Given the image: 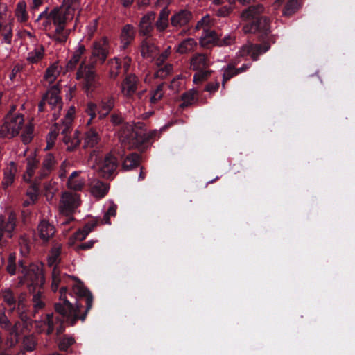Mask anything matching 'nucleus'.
<instances>
[{"instance_id":"c85d7f7f","label":"nucleus","mask_w":355,"mask_h":355,"mask_svg":"<svg viewBox=\"0 0 355 355\" xmlns=\"http://www.w3.org/2000/svg\"><path fill=\"white\" fill-rule=\"evenodd\" d=\"M135 31L130 24H126L122 29L121 33V47L125 49L134 40Z\"/></svg>"},{"instance_id":"3c124183","label":"nucleus","mask_w":355,"mask_h":355,"mask_svg":"<svg viewBox=\"0 0 355 355\" xmlns=\"http://www.w3.org/2000/svg\"><path fill=\"white\" fill-rule=\"evenodd\" d=\"M94 225H86L84 228L81 230L78 231L75 235L74 237L76 240L78 241H83L84 240L86 236L88 235V234L94 228Z\"/></svg>"},{"instance_id":"a878e982","label":"nucleus","mask_w":355,"mask_h":355,"mask_svg":"<svg viewBox=\"0 0 355 355\" xmlns=\"http://www.w3.org/2000/svg\"><path fill=\"white\" fill-rule=\"evenodd\" d=\"M210 65V61L205 54H196L193 55L190 62V67L192 69L205 70Z\"/></svg>"},{"instance_id":"c03bdc74","label":"nucleus","mask_w":355,"mask_h":355,"mask_svg":"<svg viewBox=\"0 0 355 355\" xmlns=\"http://www.w3.org/2000/svg\"><path fill=\"white\" fill-rule=\"evenodd\" d=\"M57 191L58 188L55 182H47L44 184V196L48 201L53 198Z\"/></svg>"},{"instance_id":"4c0bfd02","label":"nucleus","mask_w":355,"mask_h":355,"mask_svg":"<svg viewBox=\"0 0 355 355\" xmlns=\"http://www.w3.org/2000/svg\"><path fill=\"white\" fill-rule=\"evenodd\" d=\"M61 245L59 244H55L49 257H48V265L50 267H58V264L60 261V255Z\"/></svg>"},{"instance_id":"5fc2aeb1","label":"nucleus","mask_w":355,"mask_h":355,"mask_svg":"<svg viewBox=\"0 0 355 355\" xmlns=\"http://www.w3.org/2000/svg\"><path fill=\"white\" fill-rule=\"evenodd\" d=\"M97 106L96 104L90 102L87 105L86 113L90 116L89 119L87 122V125H90L92 120L96 116Z\"/></svg>"},{"instance_id":"7c9ffc66","label":"nucleus","mask_w":355,"mask_h":355,"mask_svg":"<svg viewBox=\"0 0 355 355\" xmlns=\"http://www.w3.org/2000/svg\"><path fill=\"white\" fill-rule=\"evenodd\" d=\"M44 47L43 45L39 44L30 51L27 55V60L31 63H37L40 61L44 55Z\"/></svg>"},{"instance_id":"f704fd0d","label":"nucleus","mask_w":355,"mask_h":355,"mask_svg":"<svg viewBox=\"0 0 355 355\" xmlns=\"http://www.w3.org/2000/svg\"><path fill=\"white\" fill-rule=\"evenodd\" d=\"M21 135V139L24 144H28L31 142L34 137V127L31 123H24Z\"/></svg>"},{"instance_id":"b1692460","label":"nucleus","mask_w":355,"mask_h":355,"mask_svg":"<svg viewBox=\"0 0 355 355\" xmlns=\"http://www.w3.org/2000/svg\"><path fill=\"white\" fill-rule=\"evenodd\" d=\"M0 297L4 304L10 307V312H13L17 305V299L14 291L10 288H3L0 291Z\"/></svg>"},{"instance_id":"58836bf2","label":"nucleus","mask_w":355,"mask_h":355,"mask_svg":"<svg viewBox=\"0 0 355 355\" xmlns=\"http://www.w3.org/2000/svg\"><path fill=\"white\" fill-rule=\"evenodd\" d=\"M99 140V135L96 132V130L93 129H90L87 131L85 134L84 137V147H94L96 145Z\"/></svg>"},{"instance_id":"412c9836","label":"nucleus","mask_w":355,"mask_h":355,"mask_svg":"<svg viewBox=\"0 0 355 355\" xmlns=\"http://www.w3.org/2000/svg\"><path fill=\"white\" fill-rule=\"evenodd\" d=\"M26 170L23 175V180L26 182H29L39 164V159L37 158L35 152H33L28 155L26 159Z\"/></svg>"},{"instance_id":"79ce46f5","label":"nucleus","mask_w":355,"mask_h":355,"mask_svg":"<svg viewBox=\"0 0 355 355\" xmlns=\"http://www.w3.org/2000/svg\"><path fill=\"white\" fill-rule=\"evenodd\" d=\"M15 16L20 22L27 21L28 16L26 12V3L24 1H20L17 3L15 10Z\"/></svg>"},{"instance_id":"774afa93","label":"nucleus","mask_w":355,"mask_h":355,"mask_svg":"<svg viewBox=\"0 0 355 355\" xmlns=\"http://www.w3.org/2000/svg\"><path fill=\"white\" fill-rule=\"evenodd\" d=\"M183 84V80L182 79H180L179 78H175L173 80L170 85V88L173 90L174 92H178L180 87Z\"/></svg>"},{"instance_id":"69168bd1","label":"nucleus","mask_w":355,"mask_h":355,"mask_svg":"<svg viewBox=\"0 0 355 355\" xmlns=\"http://www.w3.org/2000/svg\"><path fill=\"white\" fill-rule=\"evenodd\" d=\"M74 343V339L71 337L64 338L59 344V347L62 350H66Z\"/></svg>"},{"instance_id":"09e8293b","label":"nucleus","mask_w":355,"mask_h":355,"mask_svg":"<svg viewBox=\"0 0 355 355\" xmlns=\"http://www.w3.org/2000/svg\"><path fill=\"white\" fill-rule=\"evenodd\" d=\"M116 209L117 206L113 203L112 202H110L109 203V207L105 212L103 218V223L105 224L110 225L111 222L110 220V216H115L116 214Z\"/></svg>"},{"instance_id":"bb28decb","label":"nucleus","mask_w":355,"mask_h":355,"mask_svg":"<svg viewBox=\"0 0 355 355\" xmlns=\"http://www.w3.org/2000/svg\"><path fill=\"white\" fill-rule=\"evenodd\" d=\"M218 37L216 33L213 30L205 29L200 36V43L203 47H208L211 45L217 46Z\"/></svg>"},{"instance_id":"a19ab883","label":"nucleus","mask_w":355,"mask_h":355,"mask_svg":"<svg viewBox=\"0 0 355 355\" xmlns=\"http://www.w3.org/2000/svg\"><path fill=\"white\" fill-rule=\"evenodd\" d=\"M139 163V156L136 153L128 155L123 160L122 166L125 171H129L137 166Z\"/></svg>"},{"instance_id":"39448f33","label":"nucleus","mask_w":355,"mask_h":355,"mask_svg":"<svg viewBox=\"0 0 355 355\" xmlns=\"http://www.w3.org/2000/svg\"><path fill=\"white\" fill-rule=\"evenodd\" d=\"M76 78L83 85L87 96H92L99 86L95 71L91 65L82 64L76 73Z\"/></svg>"},{"instance_id":"f257e3e1","label":"nucleus","mask_w":355,"mask_h":355,"mask_svg":"<svg viewBox=\"0 0 355 355\" xmlns=\"http://www.w3.org/2000/svg\"><path fill=\"white\" fill-rule=\"evenodd\" d=\"M81 0H63L62 4L49 10L46 8L35 19V22L42 21L43 28L49 31L48 36L56 43L67 42L70 29L67 25L74 17L76 12L80 10Z\"/></svg>"},{"instance_id":"4be33fe9","label":"nucleus","mask_w":355,"mask_h":355,"mask_svg":"<svg viewBox=\"0 0 355 355\" xmlns=\"http://www.w3.org/2000/svg\"><path fill=\"white\" fill-rule=\"evenodd\" d=\"M55 227L47 220H42L37 226V233L43 241H47L55 234Z\"/></svg>"},{"instance_id":"a211bd4d","label":"nucleus","mask_w":355,"mask_h":355,"mask_svg":"<svg viewBox=\"0 0 355 355\" xmlns=\"http://www.w3.org/2000/svg\"><path fill=\"white\" fill-rule=\"evenodd\" d=\"M138 78L134 74L128 75L121 84V92L127 96H132L137 89Z\"/></svg>"},{"instance_id":"4d7b16f0","label":"nucleus","mask_w":355,"mask_h":355,"mask_svg":"<svg viewBox=\"0 0 355 355\" xmlns=\"http://www.w3.org/2000/svg\"><path fill=\"white\" fill-rule=\"evenodd\" d=\"M198 71L193 76V83L199 84L203 82L209 76L210 72L205 70H198Z\"/></svg>"},{"instance_id":"c9c22d12","label":"nucleus","mask_w":355,"mask_h":355,"mask_svg":"<svg viewBox=\"0 0 355 355\" xmlns=\"http://www.w3.org/2000/svg\"><path fill=\"white\" fill-rule=\"evenodd\" d=\"M169 10L167 8H163L159 15V18L155 23L156 28L158 31H164L168 24Z\"/></svg>"},{"instance_id":"423d86ee","label":"nucleus","mask_w":355,"mask_h":355,"mask_svg":"<svg viewBox=\"0 0 355 355\" xmlns=\"http://www.w3.org/2000/svg\"><path fill=\"white\" fill-rule=\"evenodd\" d=\"M59 94V88L57 86L52 87L46 93L39 105L40 112L44 110V106L48 105L53 112L52 114L55 120L59 117L62 108V101Z\"/></svg>"},{"instance_id":"052dcab7","label":"nucleus","mask_w":355,"mask_h":355,"mask_svg":"<svg viewBox=\"0 0 355 355\" xmlns=\"http://www.w3.org/2000/svg\"><path fill=\"white\" fill-rule=\"evenodd\" d=\"M5 307L3 311L0 313V326L1 328L8 329L10 331V322L5 313Z\"/></svg>"},{"instance_id":"680f3d73","label":"nucleus","mask_w":355,"mask_h":355,"mask_svg":"<svg viewBox=\"0 0 355 355\" xmlns=\"http://www.w3.org/2000/svg\"><path fill=\"white\" fill-rule=\"evenodd\" d=\"M36 342L31 336L26 337L24 340V347L27 351H33L35 347Z\"/></svg>"},{"instance_id":"aec40b11","label":"nucleus","mask_w":355,"mask_h":355,"mask_svg":"<svg viewBox=\"0 0 355 355\" xmlns=\"http://www.w3.org/2000/svg\"><path fill=\"white\" fill-rule=\"evenodd\" d=\"M62 134L64 135L63 142L67 146L68 150H73L80 143V139L78 132H69V129L67 125L64 129L62 131Z\"/></svg>"},{"instance_id":"c756f323","label":"nucleus","mask_w":355,"mask_h":355,"mask_svg":"<svg viewBox=\"0 0 355 355\" xmlns=\"http://www.w3.org/2000/svg\"><path fill=\"white\" fill-rule=\"evenodd\" d=\"M23 324L20 322H17L10 329V338H8L6 341V345L9 347H14L18 342V336L23 331L22 328Z\"/></svg>"},{"instance_id":"72a5a7b5","label":"nucleus","mask_w":355,"mask_h":355,"mask_svg":"<svg viewBox=\"0 0 355 355\" xmlns=\"http://www.w3.org/2000/svg\"><path fill=\"white\" fill-rule=\"evenodd\" d=\"M38 191V185L35 183L33 184L26 193L28 199L24 201L23 205L24 207H28L31 205L35 204L37 200Z\"/></svg>"},{"instance_id":"9d476101","label":"nucleus","mask_w":355,"mask_h":355,"mask_svg":"<svg viewBox=\"0 0 355 355\" xmlns=\"http://www.w3.org/2000/svg\"><path fill=\"white\" fill-rule=\"evenodd\" d=\"M17 216L11 211L7 218H0V246H3L7 239L12 237L16 226Z\"/></svg>"},{"instance_id":"0eeeda50","label":"nucleus","mask_w":355,"mask_h":355,"mask_svg":"<svg viewBox=\"0 0 355 355\" xmlns=\"http://www.w3.org/2000/svg\"><path fill=\"white\" fill-rule=\"evenodd\" d=\"M80 196L76 193L64 191L62 193L59 202V213L62 216L71 217V214L80 205Z\"/></svg>"},{"instance_id":"2f4dec72","label":"nucleus","mask_w":355,"mask_h":355,"mask_svg":"<svg viewBox=\"0 0 355 355\" xmlns=\"http://www.w3.org/2000/svg\"><path fill=\"white\" fill-rule=\"evenodd\" d=\"M60 73V68L58 63H53L49 67L44 75V80L49 84H52L55 82Z\"/></svg>"},{"instance_id":"603ef678","label":"nucleus","mask_w":355,"mask_h":355,"mask_svg":"<svg viewBox=\"0 0 355 355\" xmlns=\"http://www.w3.org/2000/svg\"><path fill=\"white\" fill-rule=\"evenodd\" d=\"M163 86V84L159 85L156 89L151 92V103H156L159 100H160L162 98V96H164Z\"/></svg>"},{"instance_id":"6e6552de","label":"nucleus","mask_w":355,"mask_h":355,"mask_svg":"<svg viewBox=\"0 0 355 355\" xmlns=\"http://www.w3.org/2000/svg\"><path fill=\"white\" fill-rule=\"evenodd\" d=\"M98 175L103 178H112L117 168V162L114 156L107 154L99 158L94 166Z\"/></svg>"},{"instance_id":"49530a36","label":"nucleus","mask_w":355,"mask_h":355,"mask_svg":"<svg viewBox=\"0 0 355 355\" xmlns=\"http://www.w3.org/2000/svg\"><path fill=\"white\" fill-rule=\"evenodd\" d=\"M300 6V0H289L286 5L283 14L291 15L294 13Z\"/></svg>"},{"instance_id":"de8ad7c7","label":"nucleus","mask_w":355,"mask_h":355,"mask_svg":"<svg viewBox=\"0 0 355 355\" xmlns=\"http://www.w3.org/2000/svg\"><path fill=\"white\" fill-rule=\"evenodd\" d=\"M223 73V87L225 86V82L232 78L233 76L237 75L236 72V68L234 67V64H230L226 68H224Z\"/></svg>"},{"instance_id":"bf43d9fd","label":"nucleus","mask_w":355,"mask_h":355,"mask_svg":"<svg viewBox=\"0 0 355 355\" xmlns=\"http://www.w3.org/2000/svg\"><path fill=\"white\" fill-rule=\"evenodd\" d=\"M172 70H173V66L170 64H167L164 65L163 67L160 68L157 71L155 76L157 77H160L162 78H164L172 72Z\"/></svg>"},{"instance_id":"864d4df0","label":"nucleus","mask_w":355,"mask_h":355,"mask_svg":"<svg viewBox=\"0 0 355 355\" xmlns=\"http://www.w3.org/2000/svg\"><path fill=\"white\" fill-rule=\"evenodd\" d=\"M17 299V305L16 308L19 312L25 311V309L26 307V294L24 293H21L16 297Z\"/></svg>"},{"instance_id":"473e14b6","label":"nucleus","mask_w":355,"mask_h":355,"mask_svg":"<svg viewBox=\"0 0 355 355\" xmlns=\"http://www.w3.org/2000/svg\"><path fill=\"white\" fill-rule=\"evenodd\" d=\"M114 106V98L113 96L107 97L101 101V111L98 112L99 119L105 117Z\"/></svg>"},{"instance_id":"2eb2a0df","label":"nucleus","mask_w":355,"mask_h":355,"mask_svg":"<svg viewBox=\"0 0 355 355\" xmlns=\"http://www.w3.org/2000/svg\"><path fill=\"white\" fill-rule=\"evenodd\" d=\"M108 54V43L106 37L101 38L94 42L93 45L92 55L96 58L101 63L104 62Z\"/></svg>"},{"instance_id":"6ab92c4d","label":"nucleus","mask_w":355,"mask_h":355,"mask_svg":"<svg viewBox=\"0 0 355 355\" xmlns=\"http://www.w3.org/2000/svg\"><path fill=\"white\" fill-rule=\"evenodd\" d=\"M73 276L62 274L58 267H54L51 272V289L53 292L57 291L59 285L61 284H69Z\"/></svg>"},{"instance_id":"e433bc0d","label":"nucleus","mask_w":355,"mask_h":355,"mask_svg":"<svg viewBox=\"0 0 355 355\" xmlns=\"http://www.w3.org/2000/svg\"><path fill=\"white\" fill-rule=\"evenodd\" d=\"M55 158L52 154H48L44 157L40 171V177H45L53 169L55 165Z\"/></svg>"},{"instance_id":"a18cd8bd","label":"nucleus","mask_w":355,"mask_h":355,"mask_svg":"<svg viewBox=\"0 0 355 355\" xmlns=\"http://www.w3.org/2000/svg\"><path fill=\"white\" fill-rule=\"evenodd\" d=\"M197 94V91L194 89H191L187 92H185L182 97L183 101L182 103L180 105L181 107H187L191 105L195 100V96Z\"/></svg>"},{"instance_id":"8fccbe9b","label":"nucleus","mask_w":355,"mask_h":355,"mask_svg":"<svg viewBox=\"0 0 355 355\" xmlns=\"http://www.w3.org/2000/svg\"><path fill=\"white\" fill-rule=\"evenodd\" d=\"M33 308L35 311L42 309L44 306L42 293L39 291L33 296Z\"/></svg>"},{"instance_id":"37998d69","label":"nucleus","mask_w":355,"mask_h":355,"mask_svg":"<svg viewBox=\"0 0 355 355\" xmlns=\"http://www.w3.org/2000/svg\"><path fill=\"white\" fill-rule=\"evenodd\" d=\"M109 64L110 67V77L111 78H116L119 73V69L121 67V62L120 61V58L115 57L109 62Z\"/></svg>"},{"instance_id":"ddd939ff","label":"nucleus","mask_w":355,"mask_h":355,"mask_svg":"<svg viewBox=\"0 0 355 355\" xmlns=\"http://www.w3.org/2000/svg\"><path fill=\"white\" fill-rule=\"evenodd\" d=\"M264 11L262 5H257L248 8L241 14V18L244 21L260 22L263 19L260 17V15Z\"/></svg>"},{"instance_id":"f3484780","label":"nucleus","mask_w":355,"mask_h":355,"mask_svg":"<svg viewBox=\"0 0 355 355\" xmlns=\"http://www.w3.org/2000/svg\"><path fill=\"white\" fill-rule=\"evenodd\" d=\"M17 173V165L12 161L3 170V178L1 182V186L3 189H8L13 184Z\"/></svg>"},{"instance_id":"13d9d810","label":"nucleus","mask_w":355,"mask_h":355,"mask_svg":"<svg viewBox=\"0 0 355 355\" xmlns=\"http://www.w3.org/2000/svg\"><path fill=\"white\" fill-rule=\"evenodd\" d=\"M236 40V37L231 34H227L224 36V37L222 40H220L218 38V42L217 43V46H228L232 44Z\"/></svg>"},{"instance_id":"1a4fd4ad","label":"nucleus","mask_w":355,"mask_h":355,"mask_svg":"<svg viewBox=\"0 0 355 355\" xmlns=\"http://www.w3.org/2000/svg\"><path fill=\"white\" fill-rule=\"evenodd\" d=\"M20 266L22 268L21 272L24 274V282L28 286L41 287L44 284V277L39 266L32 264L26 269L22 263H20Z\"/></svg>"},{"instance_id":"f8f14e48","label":"nucleus","mask_w":355,"mask_h":355,"mask_svg":"<svg viewBox=\"0 0 355 355\" xmlns=\"http://www.w3.org/2000/svg\"><path fill=\"white\" fill-rule=\"evenodd\" d=\"M71 280L74 282L71 284L72 292L77 297H85L86 300V310L84 315H87V311L92 306L93 298L90 292L84 286L82 282L78 279L76 277L73 276Z\"/></svg>"},{"instance_id":"dca6fc26","label":"nucleus","mask_w":355,"mask_h":355,"mask_svg":"<svg viewBox=\"0 0 355 355\" xmlns=\"http://www.w3.org/2000/svg\"><path fill=\"white\" fill-rule=\"evenodd\" d=\"M109 189V184L98 179L92 180L89 182V191L97 199L103 198L107 193Z\"/></svg>"},{"instance_id":"7ed1b4c3","label":"nucleus","mask_w":355,"mask_h":355,"mask_svg":"<svg viewBox=\"0 0 355 355\" xmlns=\"http://www.w3.org/2000/svg\"><path fill=\"white\" fill-rule=\"evenodd\" d=\"M146 138L145 130L139 124H123L119 132L120 142L128 149L138 147Z\"/></svg>"},{"instance_id":"ea45409f","label":"nucleus","mask_w":355,"mask_h":355,"mask_svg":"<svg viewBox=\"0 0 355 355\" xmlns=\"http://www.w3.org/2000/svg\"><path fill=\"white\" fill-rule=\"evenodd\" d=\"M196 42L192 38H188L182 41L178 46L177 51L181 54L187 53L194 50Z\"/></svg>"},{"instance_id":"0e129e2a","label":"nucleus","mask_w":355,"mask_h":355,"mask_svg":"<svg viewBox=\"0 0 355 355\" xmlns=\"http://www.w3.org/2000/svg\"><path fill=\"white\" fill-rule=\"evenodd\" d=\"M259 29L258 23L254 21L249 22L243 26V31L245 33H254Z\"/></svg>"},{"instance_id":"20e7f679","label":"nucleus","mask_w":355,"mask_h":355,"mask_svg":"<svg viewBox=\"0 0 355 355\" xmlns=\"http://www.w3.org/2000/svg\"><path fill=\"white\" fill-rule=\"evenodd\" d=\"M16 107L12 106L0 126V137L11 139L19 135L22 129L24 119V115L15 112Z\"/></svg>"},{"instance_id":"5701e85b","label":"nucleus","mask_w":355,"mask_h":355,"mask_svg":"<svg viewBox=\"0 0 355 355\" xmlns=\"http://www.w3.org/2000/svg\"><path fill=\"white\" fill-rule=\"evenodd\" d=\"M155 19L154 12H148L145 15L139 23V34L142 35H148L153 29V23Z\"/></svg>"},{"instance_id":"e2e57ef3","label":"nucleus","mask_w":355,"mask_h":355,"mask_svg":"<svg viewBox=\"0 0 355 355\" xmlns=\"http://www.w3.org/2000/svg\"><path fill=\"white\" fill-rule=\"evenodd\" d=\"M211 23V21H210V17L209 15H206L205 17H203L199 21H198L197 24H196V29H203V31L205 29H208V26Z\"/></svg>"},{"instance_id":"6e6d98bb","label":"nucleus","mask_w":355,"mask_h":355,"mask_svg":"<svg viewBox=\"0 0 355 355\" xmlns=\"http://www.w3.org/2000/svg\"><path fill=\"white\" fill-rule=\"evenodd\" d=\"M15 260H16L15 254H10L8 257V264L6 266V270L11 275H13L15 274V271H16Z\"/></svg>"},{"instance_id":"f03ea898","label":"nucleus","mask_w":355,"mask_h":355,"mask_svg":"<svg viewBox=\"0 0 355 355\" xmlns=\"http://www.w3.org/2000/svg\"><path fill=\"white\" fill-rule=\"evenodd\" d=\"M67 288L62 286L60 289V302L55 305V311L60 315L62 318L55 316L53 313H49L44 321L36 322V327L42 328L43 325L47 326L46 334H50L54 329L57 328L58 333H61L63 328L61 325L62 319H66L71 322L73 325L78 319L84 321L85 315H79V309L80 305L76 302L75 305L69 302L67 299Z\"/></svg>"},{"instance_id":"4468645a","label":"nucleus","mask_w":355,"mask_h":355,"mask_svg":"<svg viewBox=\"0 0 355 355\" xmlns=\"http://www.w3.org/2000/svg\"><path fill=\"white\" fill-rule=\"evenodd\" d=\"M139 51L142 58L148 60H153L159 53L158 47L148 39L141 41Z\"/></svg>"},{"instance_id":"338daca9","label":"nucleus","mask_w":355,"mask_h":355,"mask_svg":"<svg viewBox=\"0 0 355 355\" xmlns=\"http://www.w3.org/2000/svg\"><path fill=\"white\" fill-rule=\"evenodd\" d=\"M80 58L81 55L80 54L77 53L76 52H74L73 57L67 64V68L73 69L75 67V65L79 62Z\"/></svg>"},{"instance_id":"cd10ccee","label":"nucleus","mask_w":355,"mask_h":355,"mask_svg":"<svg viewBox=\"0 0 355 355\" xmlns=\"http://www.w3.org/2000/svg\"><path fill=\"white\" fill-rule=\"evenodd\" d=\"M80 171H73L68 178L67 187L73 191H80L84 187L85 180L80 175Z\"/></svg>"},{"instance_id":"393cba45","label":"nucleus","mask_w":355,"mask_h":355,"mask_svg":"<svg viewBox=\"0 0 355 355\" xmlns=\"http://www.w3.org/2000/svg\"><path fill=\"white\" fill-rule=\"evenodd\" d=\"M191 19V13L185 10L179 11L174 14L171 18L173 26L180 28L185 26Z\"/></svg>"},{"instance_id":"9b49d317","label":"nucleus","mask_w":355,"mask_h":355,"mask_svg":"<svg viewBox=\"0 0 355 355\" xmlns=\"http://www.w3.org/2000/svg\"><path fill=\"white\" fill-rule=\"evenodd\" d=\"M270 48V45L267 42L261 44H253L248 42L239 49L236 55L241 58L250 55L254 61H256L260 55L267 52Z\"/></svg>"}]
</instances>
